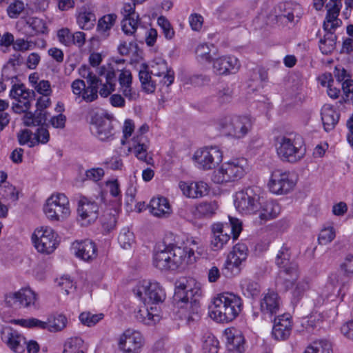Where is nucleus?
Returning <instances> with one entry per match:
<instances>
[{"label":"nucleus","mask_w":353,"mask_h":353,"mask_svg":"<svg viewBox=\"0 0 353 353\" xmlns=\"http://www.w3.org/2000/svg\"><path fill=\"white\" fill-rule=\"evenodd\" d=\"M232 95V89L229 86H225L219 90L216 97L221 103H225L231 101Z\"/></svg>","instance_id":"obj_58"},{"label":"nucleus","mask_w":353,"mask_h":353,"mask_svg":"<svg viewBox=\"0 0 353 353\" xmlns=\"http://www.w3.org/2000/svg\"><path fill=\"white\" fill-rule=\"evenodd\" d=\"M211 49L206 43L199 44L196 49L197 59L200 61L210 62L212 59Z\"/></svg>","instance_id":"obj_52"},{"label":"nucleus","mask_w":353,"mask_h":353,"mask_svg":"<svg viewBox=\"0 0 353 353\" xmlns=\"http://www.w3.org/2000/svg\"><path fill=\"white\" fill-rule=\"evenodd\" d=\"M276 149L283 161L296 163L303 158L305 148L303 139L298 135L279 136L276 139Z\"/></svg>","instance_id":"obj_3"},{"label":"nucleus","mask_w":353,"mask_h":353,"mask_svg":"<svg viewBox=\"0 0 353 353\" xmlns=\"http://www.w3.org/2000/svg\"><path fill=\"white\" fill-rule=\"evenodd\" d=\"M158 25L161 28L164 36L168 39H171L174 35V31L171 27L169 21L163 16H161L157 19Z\"/></svg>","instance_id":"obj_54"},{"label":"nucleus","mask_w":353,"mask_h":353,"mask_svg":"<svg viewBox=\"0 0 353 353\" xmlns=\"http://www.w3.org/2000/svg\"><path fill=\"white\" fill-rule=\"evenodd\" d=\"M216 209L217 205L215 202H202L196 206L195 215L199 218L211 216Z\"/></svg>","instance_id":"obj_42"},{"label":"nucleus","mask_w":353,"mask_h":353,"mask_svg":"<svg viewBox=\"0 0 353 353\" xmlns=\"http://www.w3.org/2000/svg\"><path fill=\"white\" fill-rule=\"evenodd\" d=\"M21 325L27 327H38L42 329H47V322L41 321L37 319H29L21 320Z\"/></svg>","instance_id":"obj_62"},{"label":"nucleus","mask_w":353,"mask_h":353,"mask_svg":"<svg viewBox=\"0 0 353 353\" xmlns=\"http://www.w3.org/2000/svg\"><path fill=\"white\" fill-rule=\"evenodd\" d=\"M92 133L101 141H111L114 139L116 130L112 123V117L98 113L94 114L90 120Z\"/></svg>","instance_id":"obj_10"},{"label":"nucleus","mask_w":353,"mask_h":353,"mask_svg":"<svg viewBox=\"0 0 353 353\" xmlns=\"http://www.w3.org/2000/svg\"><path fill=\"white\" fill-rule=\"evenodd\" d=\"M239 68V62L234 57H221L213 62V70L219 75L236 73Z\"/></svg>","instance_id":"obj_22"},{"label":"nucleus","mask_w":353,"mask_h":353,"mask_svg":"<svg viewBox=\"0 0 353 353\" xmlns=\"http://www.w3.org/2000/svg\"><path fill=\"white\" fill-rule=\"evenodd\" d=\"M217 125L223 134L235 139H241L251 130L252 122L251 119L246 116H228L219 119Z\"/></svg>","instance_id":"obj_5"},{"label":"nucleus","mask_w":353,"mask_h":353,"mask_svg":"<svg viewBox=\"0 0 353 353\" xmlns=\"http://www.w3.org/2000/svg\"><path fill=\"white\" fill-rule=\"evenodd\" d=\"M75 255L85 261H90L97 256V248L94 242L89 239L75 241L72 243Z\"/></svg>","instance_id":"obj_21"},{"label":"nucleus","mask_w":353,"mask_h":353,"mask_svg":"<svg viewBox=\"0 0 353 353\" xmlns=\"http://www.w3.org/2000/svg\"><path fill=\"white\" fill-rule=\"evenodd\" d=\"M224 334L228 350L242 353L244 351L245 339L240 331L234 328L225 330Z\"/></svg>","instance_id":"obj_26"},{"label":"nucleus","mask_w":353,"mask_h":353,"mask_svg":"<svg viewBox=\"0 0 353 353\" xmlns=\"http://www.w3.org/2000/svg\"><path fill=\"white\" fill-rule=\"evenodd\" d=\"M115 14H108L101 17L97 23V32L102 39H106L110 34V30L113 27L117 20Z\"/></svg>","instance_id":"obj_36"},{"label":"nucleus","mask_w":353,"mask_h":353,"mask_svg":"<svg viewBox=\"0 0 353 353\" xmlns=\"http://www.w3.org/2000/svg\"><path fill=\"white\" fill-rule=\"evenodd\" d=\"M50 104V100L47 97H39L37 101V110L34 113L28 112L23 118L26 126H38L46 121V114L44 110Z\"/></svg>","instance_id":"obj_14"},{"label":"nucleus","mask_w":353,"mask_h":353,"mask_svg":"<svg viewBox=\"0 0 353 353\" xmlns=\"http://www.w3.org/2000/svg\"><path fill=\"white\" fill-rule=\"evenodd\" d=\"M295 183L290 179V174L280 170L272 172L268 183L270 190L276 194L289 192L294 187Z\"/></svg>","instance_id":"obj_12"},{"label":"nucleus","mask_w":353,"mask_h":353,"mask_svg":"<svg viewBox=\"0 0 353 353\" xmlns=\"http://www.w3.org/2000/svg\"><path fill=\"white\" fill-rule=\"evenodd\" d=\"M47 329L50 332H58L65 327L67 324V319L63 314L52 316L48 320Z\"/></svg>","instance_id":"obj_43"},{"label":"nucleus","mask_w":353,"mask_h":353,"mask_svg":"<svg viewBox=\"0 0 353 353\" xmlns=\"http://www.w3.org/2000/svg\"><path fill=\"white\" fill-rule=\"evenodd\" d=\"M1 340L13 351L17 352L20 346L22 336L17 330L6 327L1 331Z\"/></svg>","instance_id":"obj_35"},{"label":"nucleus","mask_w":353,"mask_h":353,"mask_svg":"<svg viewBox=\"0 0 353 353\" xmlns=\"http://www.w3.org/2000/svg\"><path fill=\"white\" fill-rule=\"evenodd\" d=\"M77 213L81 221V225H88L97 219L99 206L96 202L83 197L79 201Z\"/></svg>","instance_id":"obj_15"},{"label":"nucleus","mask_w":353,"mask_h":353,"mask_svg":"<svg viewBox=\"0 0 353 353\" xmlns=\"http://www.w3.org/2000/svg\"><path fill=\"white\" fill-rule=\"evenodd\" d=\"M209 315L219 323L232 321V316L228 315L227 306H225L221 294L215 297L212 304L209 305Z\"/></svg>","instance_id":"obj_23"},{"label":"nucleus","mask_w":353,"mask_h":353,"mask_svg":"<svg viewBox=\"0 0 353 353\" xmlns=\"http://www.w3.org/2000/svg\"><path fill=\"white\" fill-rule=\"evenodd\" d=\"M333 30H334L331 32L325 30L327 33L324 36V38L321 39L319 41V48L324 54H327L334 50V39L336 36H333Z\"/></svg>","instance_id":"obj_44"},{"label":"nucleus","mask_w":353,"mask_h":353,"mask_svg":"<svg viewBox=\"0 0 353 353\" xmlns=\"http://www.w3.org/2000/svg\"><path fill=\"white\" fill-rule=\"evenodd\" d=\"M324 80L322 81L321 84L325 86V83L327 82V94L332 99H337L339 97L341 90L339 88L334 87V80L330 73L324 74Z\"/></svg>","instance_id":"obj_48"},{"label":"nucleus","mask_w":353,"mask_h":353,"mask_svg":"<svg viewBox=\"0 0 353 353\" xmlns=\"http://www.w3.org/2000/svg\"><path fill=\"white\" fill-rule=\"evenodd\" d=\"M241 288L245 296L255 298L260 294V285L257 282L245 279L241 281Z\"/></svg>","instance_id":"obj_39"},{"label":"nucleus","mask_w":353,"mask_h":353,"mask_svg":"<svg viewBox=\"0 0 353 353\" xmlns=\"http://www.w3.org/2000/svg\"><path fill=\"white\" fill-rule=\"evenodd\" d=\"M87 77L88 78V85L85 86L82 100L91 103L98 99L99 85L101 84V80L97 76H91L90 74Z\"/></svg>","instance_id":"obj_33"},{"label":"nucleus","mask_w":353,"mask_h":353,"mask_svg":"<svg viewBox=\"0 0 353 353\" xmlns=\"http://www.w3.org/2000/svg\"><path fill=\"white\" fill-rule=\"evenodd\" d=\"M95 21L96 16L93 11L86 6H82L77 14V23L79 28L85 30H91Z\"/></svg>","instance_id":"obj_32"},{"label":"nucleus","mask_w":353,"mask_h":353,"mask_svg":"<svg viewBox=\"0 0 353 353\" xmlns=\"http://www.w3.org/2000/svg\"><path fill=\"white\" fill-rule=\"evenodd\" d=\"M193 248L181 247L174 243L165 245L163 250L154 252L153 265L161 271L176 270L183 263H192L194 261Z\"/></svg>","instance_id":"obj_1"},{"label":"nucleus","mask_w":353,"mask_h":353,"mask_svg":"<svg viewBox=\"0 0 353 353\" xmlns=\"http://www.w3.org/2000/svg\"><path fill=\"white\" fill-rule=\"evenodd\" d=\"M292 322L290 314L279 315L274 319L272 336L276 341L287 340L292 332Z\"/></svg>","instance_id":"obj_16"},{"label":"nucleus","mask_w":353,"mask_h":353,"mask_svg":"<svg viewBox=\"0 0 353 353\" xmlns=\"http://www.w3.org/2000/svg\"><path fill=\"white\" fill-rule=\"evenodd\" d=\"M291 254L289 248L283 245L276 256V264L277 266L285 265L291 263Z\"/></svg>","instance_id":"obj_53"},{"label":"nucleus","mask_w":353,"mask_h":353,"mask_svg":"<svg viewBox=\"0 0 353 353\" xmlns=\"http://www.w3.org/2000/svg\"><path fill=\"white\" fill-rule=\"evenodd\" d=\"M145 344L143 335L134 330H126L119 341V347L123 353H141Z\"/></svg>","instance_id":"obj_11"},{"label":"nucleus","mask_w":353,"mask_h":353,"mask_svg":"<svg viewBox=\"0 0 353 353\" xmlns=\"http://www.w3.org/2000/svg\"><path fill=\"white\" fill-rule=\"evenodd\" d=\"M36 300L37 294L30 288H23L6 296V301L10 306L18 303L23 307H29L35 305Z\"/></svg>","instance_id":"obj_19"},{"label":"nucleus","mask_w":353,"mask_h":353,"mask_svg":"<svg viewBox=\"0 0 353 353\" xmlns=\"http://www.w3.org/2000/svg\"><path fill=\"white\" fill-rule=\"evenodd\" d=\"M203 351V353H218L219 341L213 335L209 334L205 337Z\"/></svg>","instance_id":"obj_47"},{"label":"nucleus","mask_w":353,"mask_h":353,"mask_svg":"<svg viewBox=\"0 0 353 353\" xmlns=\"http://www.w3.org/2000/svg\"><path fill=\"white\" fill-rule=\"evenodd\" d=\"M223 270L226 276H234L241 272V266L233 265L229 260L226 259Z\"/></svg>","instance_id":"obj_60"},{"label":"nucleus","mask_w":353,"mask_h":353,"mask_svg":"<svg viewBox=\"0 0 353 353\" xmlns=\"http://www.w3.org/2000/svg\"><path fill=\"white\" fill-rule=\"evenodd\" d=\"M118 241L123 248L128 249L134 242V234L128 230L123 229L119 234Z\"/></svg>","instance_id":"obj_49"},{"label":"nucleus","mask_w":353,"mask_h":353,"mask_svg":"<svg viewBox=\"0 0 353 353\" xmlns=\"http://www.w3.org/2000/svg\"><path fill=\"white\" fill-rule=\"evenodd\" d=\"M103 318V314H94L90 312H82L79 315L80 321L85 325L92 327Z\"/></svg>","instance_id":"obj_46"},{"label":"nucleus","mask_w":353,"mask_h":353,"mask_svg":"<svg viewBox=\"0 0 353 353\" xmlns=\"http://www.w3.org/2000/svg\"><path fill=\"white\" fill-rule=\"evenodd\" d=\"M279 272L277 283L283 285L285 290L291 288L299 277V266L296 262L278 266Z\"/></svg>","instance_id":"obj_20"},{"label":"nucleus","mask_w":353,"mask_h":353,"mask_svg":"<svg viewBox=\"0 0 353 353\" xmlns=\"http://www.w3.org/2000/svg\"><path fill=\"white\" fill-rule=\"evenodd\" d=\"M309 289L307 281L303 280L299 281L292 292L293 301L298 302L303 296L305 292Z\"/></svg>","instance_id":"obj_57"},{"label":"nucleus","mask_w":353,"mask_h":353,"mask_svg":"<svg viewBox=\"0 0 353 353\" xmlns=\"http://www.w3.org/2000/svg\"><path fill=\"white\" fill-rule=\"evenodd\" d=\"M194 159L203 170H210L219 165L223 159L222 152L216 147L197 150Z\"/></svg>","instance_id":"obj_13"},{"label":"nucleus","mask_w":353,"mask_h":353,"mask_svg":"<svg viewBox=\"0 0 353 353\" xmlns=\"http://www.w3.org/2000/svg\"><path fill=\"white\" fill-rule=\"evenodd\" d=\"M10 95L17 100V108H19L25 114L28 112L31 101L34 100L35 97L34 92L26 89L23 84H14L10 90Z\"/></svg>","instance_id":"obj_17"},{"label":"nucleus","mask_w":353,"mask_h":353,"mask_svg":"<svg viewBox=\"0 0 353 353\" xmlns=\"http://www.w3.org/2000/svg\"><path fill=\"white\" fill-rule=\"evenodd\" d=\"M139 21L138 14L135 17H133V15L125 17L122 21V30L124 33L130 35L133 34L137 30Z\"/></svg>","instance_id":"obj_45"},{"label":"nucleus","mask_w":353,"mask_h":353,"mask_svg":"<svg viewBox=\"0 0 353 353\" xmlns=\"http://www.w3.org/2000/svg\"><path fill=\"white\" fill-rule=\"evenodd\" d=\"M151 74V72L148 71V65L145 63L141 64L139 71V77L143 90L148 93H153L156 89V85L152 80Z\"/></svg>","instance_id":"obj_37"},{"label":"nucleus","mask_w":353,"mask_h":353,"mask_svg":"<svg viewBox=\"0 0 353 353\" xmlns=\"http://www.w3.org/2000/svg\"><path fill=\"white\" fill-rule=\"evenodd\" d=\"M27 24L36 32L39 34H44L47 32V27L44 21L37 17H32L29 19Z\"/></svg>","instance_id":"obj_55"},{"label":"nucleus","mask_w":353,"mask_h":353,"mask_svg":"<svg viewBox=\"0 0 353 353\" xmlns=\"http://www.w3.org/2000/svg\"><path fill=\"white\" fill-rule=\"evenodd\" d=\"M281 299L278 294L274 291L266 293L260 302V308L264 314H276L280 307Z\"/></svg>","instance_id":"obj_25"},{"label":"nucleus","mask_w":353,"mask_h":353,"mask_svg":"<svg viewBox=\"0 0 353 353\" xmlns=\"http://www.w3.org/2000/svg\"><path fill=\"white\" fill-rule=\"evenodd\" d=\"M243 162V159H235L223 163L219 169L214 172L212 181L220 184L241 179L245 172Z\"/></svg>","instance_id":"obj_8"},{"label":"nucleus","mask_w":353,"mask_h":353,"mask_svg":"<svg viewBox=\"0 0 353 353\" xmlns=\"http://www.w3.org/2000/svg\"><path fill=\"white\" fill-rule=\"evenodd\" d=\"M57 37L60 43L70 46L72 44V34L67 28H62L57 32Z\"/></svg>","instance_id":"obj_59"},{"label":"nucleus","mask_w":353,"mask_h":353,"mask_svg":"<svg viewBox=\"0 0 353 353\" xmlns=\"http://www.w3.org/2000/svg\"><path fill=\"white\" fill-rule=\"evenodd\" d=\"M335 237V232L333 228L323 229L319 235L318 241L321 245L330 243Z\"/></svg>","instance_id":"obj_56"},{"label":"nucleus","mask_w":353,"mask_h":353,"mask_svg":"<svg viewBox=\"0 0 353 353\" xmlns=\"http://www.w3.org/2000/svg\"><path fill=\"white\" fill-rule=\"evenodd\" d=\"M228 223H217L212 225V236L211 245L214 250L223 248L232 234L234 240L238 239L242 231V223L236 218L229 216Z\"/></svg>","instance_id":"obj_4"},{"label":"nucleus","mask_w":353,"mask_h":353,"mask_svg":"<svg viewBox=\"0 0 353 353\" xmlns=\"http://www.w3.org/2000/svg\"><path fill=\"white\" fill-rule=\"evenodd\" d=\"M133 292L144 304H158L165 299L164 290L157 282L140 281L133 288Z\"/></svg>","instance_id":"obj_7"},{"label":"nucleus","mask_w":353,"mask_h":353,"mask_svg":"<svg viewBox=\"0 0 353 353\" xmlns=\"http://www.w3.org/2000/svg\"><path fill=\"white\" fill-rule=\"evenodd\" d=\"M103 176L104 170L101 168H92L85 172L86 179L93 181H100Z\"/></svg>","instance_id":"obj_61"},{"label":"nucleus","mask_w":353,"mask_h":353,"mask_svg":"<svg viewBox=\"0 0 353 353\" xmlns=\"http://www.w3.org/2000/svg\"><path fill=\"white\" fill-rule=\"evenodd\" d=\"M221 295L225 306H227L228 315L232 316V321L238 316L242 310V300L239 296L232 293H223Z\"/></svg>","instance_id":"obj_30"},{"label":"nucleus","mask_w":353,"mask_h":353,"mask_svg":"<svg viewBox=\"0 0 353 353\" xmlns=\"http://www.w3.org/2000/svg\"><path fill=\"white\" fill-rule=\"evenodd\" d=\"M85 83L84 81L81 79H76L72 83V90L73 94L76 95V99L81 97L82 98L83 92L85 90Z\"/></svg>","instance_id":"obj_64"},{"label":"nucleus","mask_w":353,"mask_h":353,"mask_svg":"<svg viewBox=\"0 0 353 353\" xmlns=\"http://www.w3.org/2000/svg\"><path fill=\"white\" fill-rule=\"evenodd\" d=\"M62 206L44 207L43 211L47 218L51 221H60L70 213L68 198H62Z\"/></svg>","instance_id":"obj_29"},{"label":"nucleus","mask_w":353,"mask_h":353,"mask_svg":"<svg viewBox=\"0 0 353 353\" xmlns=\"http://www.w3.org/2000/svg\"><path fill=\"white\" fill-rule=\"evenodd\" d=\"M261 208L259 209V218L263 221H268L276 218L280 213V207L278 203L272 201H263L260 199Z\"/></svg>","instance_id":"obj_34"},{"label":"nucleus","mask_w":353,"mask_h":353,"mask_svg":"<svg viewBox=\"0 0 353 353\" xmlns=\"http://www.w3.org/2000/svg\"><path fill=\"white\" fill-rule=\"evenodd\" d=\"M116 224L117 218L114 215L108 214L106 216H104L102 221V226L105 231L110 232L114 229Z\"/></svg>","instance_id":"obj_63"},{"label":"nucleus","mask_w":353,"mask_h":353,"mask_svg":"<svg viewBox=\"0 0 353 353\" xmlns=\"http://www.w3.org/2000/svg\"><path fill=\"white\" fill-rule=\"evenodd\" d=\"M119 83L120 85V91L125 97L130 101L137 99L138 94L132 87V76L130 70H121L119 76Z\"/></svg>","instance_id":"obj_27"},{"label":"nucleus","mask_w":353,"mask_h":353,"mask_svg":"<svg viewBox=\"0 0 353 353\" xmlns=\"http://www.w3.org/2000/svg\"><path fill=\"white\" fill-rule=\"evenodd\" d=\"M150 211L155 216L166 217L172 210L168 199L165 197L153 198L150 202Z\"/></svg>","instance_id":"obj_31"},{"label":"nucleus","mask_w":353,"mask_h":353,"mask_svg":"<svg viewBox=\"0 0 353 353\" xmlns=\"http://www.w3.org/2000/svg\"><path fill=\"white\" fill-rule=\"evenodd\" d=\"M83 341L81 338L71 339L65 343L64 347L65 353H84L83 350L80 349L83 345Z\"/></svg>","instance_id":"obj_51"},{"label":"nucleus","mask_w":353,"mask_h":353,"mask_svg":"<svg viewBox=\"0 0 353 353\" xmlns=\"http://www.w3.org/2000/svg\"><path fill=\"white\" fill-rule=\"evenodd\" d=\"M24 9L25 6L23 2L20 0H16L8 6L7 13L11 19H17Z\"/></svg>","instance_id":"obj_50"},{"label":"nucleus","mask_w":353,"mask_h":353,"mask_svg":"<svg viewBox=\"0 0 353 353\" xmlns=\"http://www.w3.org/2000/svg\"><path fill=\"white\" fill-rule=\"evenodd\" d=\"M258 188L249 187L236 192L234 205L242 214H256L261 208L260 194Z\"/></svg>","instance_id":"obj_6"},{"label":"nucleus","mask_w":353,"mask_h":353,"mask_svg":"<svg viewBox=\"0 0 353 353\" xmlns=\"http://www.w3.org/2000/svg\"><path fill=\"white\" fill-rule=\"evenodd\" d=\"M342 7V0H330L325 4L327 13L323 22V29L331 32L339 27L341 21L339 19V15Z\"/></svg>","instance_id":"obj_18"},{"label":"nucleus","mask_w":353,"mask_h":353,"mask_svg":"<svg viewBox=\"0 0 353 353\" xmlns=\"http://www.w3.org/2000/svg\"><path fill=\"white\" fill-rule=\"evenodd\" d=\"M179 185L183 194L188 198H200L208 193V185L203 181L191 183L181 181Z\"/></svg>","instance_id":"obj_24"},{"label":"nucleus","mask_w":353,"mask_h":353,"mask_svg":"<svg viewBox=\"0 0 353 353\" xmlns=\"http://www.w3.org/2000/svg\"><path fill=\"white\" fill-rule=\"evenodd\" d=\"M201 291L199 287H190L186 278H181L175 282L174 301L181 305V308L186 310L185 318L188 323L197 321L200 319V303Z\"/></svg>","instance_id":"obj_2"},{"label":"nucleus","mask_w":353,"mask_h":353,"mask_svg":"<svg viewBox=\"0 0 353 353\" xmlns=\"http://www.w3.org/2000/svg\"><path fill=\"white\" fill-rule=\"evenodd\" d=\"M157 66L161 68L162 69V71L161 72H156V67H153V70L152 73L154 76H163V83L165 84L167 86H170L174 82V71L168 68L167 63L165 61H161L160 63L157 65Z\"/></svg>","instance_id":"obj_41"},{"label":"nucleus","mask_w":353,"mask_h":353,"mask_svg":"<svg viewBox=\"0 0 353 353\" xmlns=\"http://www.w3.org/2000/svg\"><path fill=\"white\" fill-rule=\"evenodd\" d=\"M321 114L323 128L326 132L332 130L339 123L340 113L330 105H325L322 108Z\"/></svg>","instance_id":"obj_28"},{"label":"nucleus","mask_w":353,"mask_h":353,"mask_svg":"<svg viewBox=\"0 0 353 353\" xmlns=\"http://www.w3.org/2000/svg\"><path fill=\"white\" fill-rule=\"evenodd\" d=\"M32 240L38 252L50 254L56 249L59 241L57 234L49 227H41L34 230Z\"/></svg>","instance_id":"obj_9"},{"label":"nucleus","mask_w":353,"mask_h":353,"mask_svg":"<svg viewBox=\"0 0 353 353\" xmlns=\"http://www.w3.org/2000/svg\"><path fill=\"white\" fill-rule=\"evenodd\" d=\"M134 313V316L138 321L146 325H150L152 321H154V317L158 318L157 314H152L150 310L145 307V304L139 307L137 309H135Z\"/></svg>","instance_id":"obj_40"},{"label":"nucleus","mask_w":353,"mask_h":353,"mask_svg":"<svg viewBox=\"0 0 353 353\" xmlns=\"http://www.w3.org/2000/svg\"><path fill=\"white\" fill-rule=\"evenodd\" d=\"M304 353H332V344L327 340L316 341L307 347Z\"/></svg>","instance_id":"obj_38"}]
</instances>
